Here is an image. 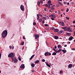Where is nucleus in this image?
<instances>
[{
	"instance_id": "obj_57",
	"label": "nucleus",
	"mask_w": 75,
	"mask_h": 75,
	"mask_svg": "<svg viewBox=\"0 0 75 75\" xmlns=\"http://www.w3.org/2000/svg\"><path fill=\"white\" fill-rule=\"evenodd\" d=\"M72 50H75V48H72Z\"/></svg>"
},
{
	"instance_id": "obj_24",
	"label": "nucleus",
	"mask_w": 75,
	"mask_h": 75,
	"mask_svg": "<svg viewBox=\"0 0 75 75\" xmlns=\"http://www.w3.org/2000/svg\"><path fill=\"white\" fill-rule=\"evenodd\" d=\"M46 65L47 66V67H50V64H48V63H46Z\"/></svg>"
},
{
	"instance_id": "obj_48",
	"label": "nucleus",
	"mask_w": 75,
	"mask_h": 75,
	"mask_svg": "<svg viewBox=\"0 0 75 75\" xmlns=\"http://www.w3.org/2000/svg\"><path fill=\"white\" fill-rule=\"evenodd\" d=\"M48 8H51V7L49 5V6H48Z\"/></svg>"
},
{
	"instance_id": "obj_40",
	"label": "nucleus",
	"mask_w": 75,
	"mask_h": 75,
	"mask_svg": "<svg viewBox=\"0 0 75 75\" xmlns=\"http://www.w3.org/2000/svg\"><path fill=\"white\" fill-rule=\"evenodd\" d=\"M62 51L64 52V53H65V50H62Z\"/></svg>"
},
{
	"instance_id": "obj_2",
	"label": "nucleus",
	"mask_w": 75,
	"mask_h": 75,
	"mask_svg": "<svg viewBox=\"0 0 75 75\" xmlns=\"http://www.w3.org/2000/svg\"><path fill=\"white\" fill-rule=\"evenodd\" d=\"M66 31H69V32H70V33H72V30L70 28L66 27Z\"/></svg>"
},
{
	"instance_id": "obj_54",
	"label": "nucleus",
	"mask_w": 75,
	"mask_h": 75,
	"mask_svg": "<svg viewBox=\"0 0 75 75\" xmlns=\"http://www.w3.org/2000/svg\"><path fill=\"white\" fill-rule=\"evenodd\" d=\"M64 4H67V2H64Z\"/></svg>"
},
{
	"instance_id": "obj_32",
	"label": "nucleus",
	"mask_w": 75,
	"mask_h": 75,
	"mask_svg": "<svg viewBox=\"0 0 75 75\" xmlns=\"http://www.w3.org/2000/svg\"><path fill=\"white\" fill-rule=\"evenodd\" d=\"M63 72V71H62L61 70L60 71V74H62V73Z\"/></svg>"
},
{
	"instance_id": "obj_62",
	"label": "nucleus",
	"mask_w": 75,
	"mask_h": 75,
	"mask_svg": "<svg viewBox=\"0 0 75 75\" xmlns=\"http://www.w3.org/2000/svg\"><path fill=\"white\" fill-rule=\"evenodd\" d=\"M61 10V11H64V9H62Z\"/></svg>"
},
{
	"instance_id": "obj_6",
	"label": "nucleus",
	"mask_w": 75,
	"mask_h": 75,
	"mask_svg": "<svg viewBox=\"0 0 75 75\" xmlns=\"http://www.w3.org/2000/svg\"><path fill=\"white\" fill-rule=\"evenodd\" d=\"M37 16L38 17L37 19H39V18H40V17H42V15L40 14H37Z\"/></svg>"
},
{
	"instance_id": "obj_14",
	"label": "nucleus",
	"mask_w": 75,
	"mask_h": 75,
	"mask_svg": "<svg viewBox=\"0 0 75 75\" xmlns=\"http://www.w3.org/2000/svg\"><path fill=\"white\" fill-rule=\"evenodd\" d=\"M58 48L59 49H60L61 48H62V47H61V45H58Z\"/></svg>"
},
{
	"instance_id": "obj_53",
	"label": "nucleus",
	"mask_w": 75,
	"mask_h": 75,
	"mask_svg": "<svg viewBox=\"0 0 75 75\" xmlns=\"http://www.w3.org/2000/svg\"><path fill=\"white\" fill-rule=\"evenodd\" d=\"M44 10H45V11H47V8H44Z\"/></svg>"
},
{
	"instance_id": "obj_61",
	"label": "nucleus",
	"mask_w": 75,
	"mask_h": 75,
	"mask_svg": "<svg viewBox=\"0 0 75 75\" xmlns=\"http://www.w3.org/2000/svg\"><path fill=\"white\" fill-rule=\"evenodd\" d=\"M74 35H75V31L74 32Z\"/></svg>"
},
{
	"instance_id": "obj_16",
	"label": "nucleus",
	"mask_w": 75,
	"mask_h": 75,
	"mask_svg": "<svg viewBox=\"0 0 75 75\" xmlns=\"http://www.w3.org/2000/svg\"><path fill=\"white\" fill-rule=\"evenodd\" d=\"M31 67H34L35 66V64H34V63H32L31 64Z\"/></svg>"
},
{
	"instance_id": "obj_37",
	"label": "nucleus",
	"mask_w": 75,
	"mask_h": 75,
	"mask_svg": "<svg viewBox=\"0 0 75 75\" xmlns=\"http://www.w3.org/2000/svg\"><path fill=\"white\" fill-rule=\"evenodd\" d=\"M68 11H69V9H68V8H67V10L66 11V12L67 13V12H68Z\"/></svg>"
},
{
	"instance_id": "obj_8",
	"label": "nucleus",
	"mask_w": 75,
	"mask_h": 75,
	"mask_svg": "<svg viewBox=\"0 0 75 75\" xmlns=\"http://www.w3.org/2000/svg\"><path fill=\"white\" fill-rule=\"evenodd\" d=\"M25 68V66H24V64H22L21 66L20 67V68L21 69H23Z\"/></svg>"
},
{
	"instance_id": "obj_60",
	"label": "nucleus",
	"mask_w": 75,
	"mask_h": 75,
	"mask_svg": "<svg viewBox=\"0 0 75 75\" xmlns=\"http://www.w3.org/2000/svg\"><path fill=\"white\" fill-rule=\"evenodd\" d=\"M14 46H13L12 47V50H13V49H14Z\"/></svg>"
},
{
	"instance_id": "obj_59",
	"label": "nucleus",
	"mask_w": 75,
	"mask_h": 75,
	"mask_svg": "<svg viewBox=\"0 0 75 75\" xmlns=\"http://www.w3.org/2000/svg\"><path fill=\"white\" fill-rule=\"evenodd\" d=\"M67 5H69V3H67Z\"/></svg>"
},
{
	"instance_id": "obj_25",
	"label": "nucleus",
	"mask_w": 75,
	"mask_h": 75,
	"mask_svg": "<svg viewBox=\"0 0 75 75\" xmlns=\"http://www.w3.org/2000/svg\"><path fill=\"white\" fill-rule=\"evenodd\" d=\"M72 38H73V37H71L69 38V39L70 40V41H71V40H72Z\"/></svg>"
},
{
	"instance_id": "obj_39",
	"label": "nucleus",
	"mask_w": 75,
	"mask_h": 75,
	"mask_svg": "<svg viewBox=\"0 0 75 75\" xmlns=\"http://www.w3.org/2000/svg\"><path fill=\"white\" fill-rule=\"evenodd\" d=\"M33 25H35L36 24V23H35V22H34L33 23Z\"/></svg>"
},
{
	"instance_id": "obj_36",
	"label": "nucleus",
	"mask_w": 75,
	"mask_h": 75,
	"mask_svg": "<svg viewBox=\"0 0 75 75\" xmlns=\"http://www.w3.org/2000/svg\"><path fill=\"white\" fill-rule=\"evenodd\" d=\"M57 7H59V5L58 4L56 5Z\"/></svg>"
},
{
	"instance_id": "obj_21",
	"label": "nucleus",
	"mask_w": 75,
	"mask_h": 75,
	"mask_svg": "<svg viewBox=\"0 0 75 75\" xmlns=\"http://www.w3.org/2000/svg\"><path fill=\"white\" fill-rule=\"evenodd\" d=\"M54 38H55V39H56V40H57V39H58V37L57 36H54Z\"/></svg>"
},
{
	"instance_id": "obj_31",
	"label": "nucleus",
	"mask_w": 75,
	"mask_h": 75,
	"mask_svg": "<svg viewBox=\"0 0 75 75\" xmlns=\"http://www.w3.org/2000/svg\"><path fill=\"white\" fill-rule=\"evenodd\" d=\"M45 6H46V7H48V4H46L44 5Z\"/></svg>"
},
{
	"instance_id": "obj_45",
	"label": "nucleus",
	"mask_w": 75,
	"mask_h": 75,
	"mask_svg": "<svg viewBox=\"0 0 75 75\" xmlns=\"http://www.w3.org/2000/svg\"><path fill=\"white\" fill-rule=\"evenodd\" d=\"M45 26H46L47 27V26H49V25L47 24H46L45 25Z\"/></svg>"
},
{
	"instance_id": "obj_41",
	"label": "nucleus",
	"mask_w": 75,
	"mask_h": 75,
	"mask_svg": "<svg viewBox=\"0 0 75 75\" xmlns=\"http://www.w3.org/2000/svg\"><path fill=\"white\" fill-rule=\"evenodd\" d=\"M23 39L24 40H25L26 39L24 36H23Z\"/></svg>"
},
{
	"instance_id": "obj_27",
	"label": "nucleus",
	"mask_w": 75,
	"mask_h": 75,
	"mask_svg": "<svg viewBox=\"0 0 75 75\" xmlns=\"http://www.w3.org/2000/svg\"><path fill=\"white\" fill-rule=\"evenodd\" d=\"M24 42H22L21 43V45H24Z\"/></svg>"
},
{
	"instance_id": "obj_43",
	"label": "nucleus",
	"mask_w": 75,
	"mask_h": 75,
	"mask_svg": "<svg viewBox=\"0 0 75 75\" xmlns=\"http://www.w3.org/2000/svg\"><path fill=\"white\" fill-rule=\"evenodd\" d=\"M55 52H56V54H57V53H58V51H57V50H55Z\"/></svg>"
},
{
	"instance_id": "obj_58",
	"label": "nucleus",
	"mask_w": 75,
	"mask_h": 75,
	"mask_svg": "<svg viewBox=\"0 0 75 75\" xmlns=\"http://www.w3.org/2000/svg\"><path fill=\"white\" fill-rule=\"evenodd\" d=\"M66 18H67V19H69V18L68 17H66Z\"/></svg>"
},
{
	"instance_id": "obj_5",
	"label": "nucleus",
	"mask_w": 75,
	"mask_h": 75,
	"mask_svg": "<svg viewBox=\"0 0 75 75\" xmlns=\"http://www.w3.org/2000/svg\"><path fill=\"white\" fill-rule=\"evenodd\" d=\"M12 61H13L14 59V63H17V59L15 58H12Z\"/></svg>"
},
{
	"instance_id": "obj_50",
	"label": "nucleus",
	"mask_w": 75,
	"mask_h": 75,
	"mask_svg": "<svg viewBox=\"0 0 75 75\" xmlns=\"http://www.w3.org/2000/svg\"><path fill=\"white\" fill-rule=\"evenodd\" d=\"M42 24H44V23H45L44 21H42Z\"/></svg>"
},
{
	"instance_id": "obj_18",
	"label": "nucleus",
	"mask_w": 75,
	"mask_h": 75,
	"mask_svg": "<svg viewBox=\"0 0 75 75\" xmlns=\"http://www.w3.org/2000/svg\"><path fill=\"white\" fill-rule=\"evenodd\" d=\"M39 62H40V61H39V60H38L36 61L35 62V63H38Z\"/></svg>"
},
{
	"instance_id": "obj_17",
	"label": "nucleus",
	"mask_w": 75,
	"mask_h": 75,
	"mask_svg": "<svg viewBox=\"0 0 75 75\" xmlns=\"http://www.w3.org/2000/svg\"><path fill=\"white\" fill-rule=\"evenodd\" d=\"M34 55H33L30 58V60H31V59H33V57H34Z\"/></svg>"
},
{
	"instance_id": "obj_22",
	"label": "nucleus",
	"mask_w": 75,
	"mask_h": 75,
	"mask_svg": "<svg viewBox=\"0 0 75 75\" xmlns=\"http://www.w3.org/2000/svg\"><path fill=\"white\" fill-rule=\"evenodd\" d=\"M41 3V1H40V2H38V6H40V3Z\"/></svg>"
},
{
	"instance_id": "obj_38",
	"label": "nucleus",
	"mask_w": 75,
	"mask_h": 75,
	"mask_svg": "<svg viewBox=\"0 0 75 75\" xmlns=\"http://www.w3.org/2000/svg\"><path fill=\"white\" fill-rule=\"evenodd\" d=\"M9 48L10 49H12V47H11V46H9Z\"/></svg>"
},
{
	"instance_id": "obj_30",
	"label": "nucleus",
	"mask_w": 75,
	"mask_h": 75,
	"mask_svg": "<svg viewBox=\"0 0 75 75\" xmlns=\"http://www.w3.org/2000/svg\"><path fill=\"white\" fill-rule=\"evenodd\" d=\"M67 28V27H62V28L63 29H64L65 30H66V28Z\"/></svg>"
},
{
	"instance_id": "obj_11",
	"label": "nucleus",
	"mask_w": 75,
	"mask_h": 75,
	"mask_svg": "<svg viewBox=\"0 0 75 75\" xmlns=\"http://www.w3.org/2000/svg\"><path fill=\"white\" fill-rule=\"evenodd\" d=\"M68 67H69V68H71L72 67V64H70L68 65Z\"/></svg>"
},
{
	"instance_id": "obj_52",
	"label": "nucleus",
	"mask_w": 75,
	"mask_h": 75,
	"mask_svg": "<svg viewBox=\"0 0 75 75\" xmlns=\"http://www.w3.org/2000/svg\"><path fill=\"white\" fill-rule=\"evenodd\" d=\"M67 45H64V47H67Z\"/></svg>"
},
{
	"instance_id": "obj_4",
	"label": "nucleus",
	"mask_w": 75,
	"mask_h": 75,
	"mask_svg": "<svg viewBox=\"0 0 75 75\" xmlns=\"http://www.w3.org/2000/svg\"><path fill=\"white\" fill-rule=\"evenodd\" d=\"M20 8L22 11H24V6L23 5L21 6Z\"/></svg>"
},
{
	"instance_id": "obj_42",
	"label": "nucleus",
	"mask_w": 75,
	"mask_h": 75,
	"mask_svg": "<svg viewBox=\"0 0 75 75\" xmlns=\"http://www.w3.org/2000/svg\"><path fill=\"white\" fill-rule=\"evenodd\" d=\"M52 30H55V28L54 27L52 28Z\"/></svg>"
},
{
	"instance_id": "obj_46",
	"label": "nucleus",
	"mask_w": 75,
	"mask_h": 75,
	"mask_svg": "<svg viewBox=\"0 0 75 75\" xmlns=\"http://www.w3.org/2000/svg\"><path fill=\"white\" fill-rule=\"evenodd\" d=\"M31 71L32 72H34V70H33V69L31 70Z\"/></svg>"
},
{
	"instance_id": "obj_12",
	"label": "nucleus",
	"mask_w": 75,
	"mask_h": 75,
	"mask_svg": "<svg viewBox=\"0 0 75 75\" xmlns=\"http://www.w3.org/2000/svg\"><path fill=\"white\" fill-rule=\"evenodd\" d=\"M59 31V30L58 29H54V32L55 33H57Z\"/></svg>"
},
{
	"instance_id": "obj_44",
	"label": "nucleus",
	"mask_w": 75,
	"mask_h": 75,
	"mask_svg": "<svg viewBox=\"0 0 75 75\" xmlns=\"http://www.w3.org/2000/svg\"><path fill=\"white\" fill-rule=\"evenodd\" d=\"M18 60H19V61H21V58H20L18 57Z\"/></svg>"
},
{
	"instance_id": "obj_51",
	"label": "nucleus",
	"mask_w": 75,
	"mask_h": 75,
	"mask_svg": "<svg viewBox=\"0 0 75 75\" xmlns=\"http://www.w3.org/2000/svg\"><path fill=\"white\" fill-rule=\"evenodd\" d=\"M57 48V46H55V47H54V48L55 49H56V48Z\"/></svg>"
},
{
	"instance_id": "obj_28",
	"label": "nucleus",
	"mask_w": 75,
	"mask_h": 75,
	"mask_svg": "<svg viewBox=\"0 0 75 75\" xmlns=\"http://www.w3.org/2000/svg\"><path fill=\"white\" fill-rule=\"evenodd\" d=\"M38 20H39V22L40 23L41 22V21H42V19H40L39 20L38 19Z\"/></svg>"
},
{
	"instance_id": "obj_34",
	"label": "nucleus",
	"mask_w": 75,
	"mask_h": 75,
	"mask_svg": "<svg viewBox=\"0 0 75 75\" xmlns=\"http://www.w3.org/2000/svg\"><path fill=\"white\" fill-rule=\"evenodd\" d=\"M42 62H45V60L44 59H42Z\"/></svg>"
},
{
	"instance_id": "obj_13",
	"label": "nucleus",
	"mask_w": 75,
	"mask_h": 75,
	"mask_svg": "<svg viewBox=\"0 0 75 75\" xmlns=\"http://www.w3.org/2000/svg\"><path fill=\"white\" fill-rule=\"evenodd\" d=\"M49 54V52H46L45 53V56H47V55H48Z\"/></svg>"
},
{
	"instance_id": "obj_7",
	"label": "nucleus",
	"mask_w": 75,
	"mask_h": 75,
	"mask_svg": "<svg viewBox=\"0 0 75 75\" xmlns=\"http://www.w3.org/2000/svg\"><path fill=\"white\" fill-rule=\"evenodd\" d=\"M47 4L49 6H51L52 4L51 3V1H49L47 2Z\"/></svg>"
},
{
	"instance_id": "obj_29",
	"label": "nucleus",
	"mask_w": 75,
	"mask_h": 75,
	"mask_svg": "<svg viewBox=\"0 0 75 75\" xmlns=\"http://www.w3.org/2000/svg\"><path fill=\"white\" fill-rule=\"evenodd\" d=\"M62 50V49H59L58 50H57V51L58 52V53H59V52H61V51Z\"/></svg>"
},
{
	"instance_id": "obj_49",
	"label": "nucleus",
	"mask_w": 75,
	"mask_h": 75,
	"mask_svg": "<svg viewBox=\"0 0 75 75\" xmlns=\"http://www.w3.org/2000/svg\"><path fill=\"white\" fill-rule=\"evenodd\" d=\"M43 18L44 19H46L47 18H46V17H43Z\"/></svg>"
},
{
	"instance_id": "obj_63",
	"label": "nucleus",
	"mask_w": 75,
	"mask_h": 75,
	"mask_svg": "<svg viewBox=\"0 0 75 75\" xmlns=\"http://www.w3.org/2000/svg\"><path fill=\"white\" fill-rule=\"evenodd\" d=\"M46 44H47V45H48V43H47V42H46Z\"/></svg>"
},
{
	"instance_id": "obj_20",
	"label": "nucleus",
	"mask_w": 75,
	"mask_h": 75,
	"mask_svg": "<svg viewBox=\"0 0 75 75\" xmlns=\"http://www.w3.org/2000/svg\"><path fill=\"white\" fill-rule=\"evenodd\" d=\"M58 3L59 4H60L61 6H63V4H62V3H61V2H58Z\"/></svg>"
},
{
	"instance_id": "obj_10",
	"label": "nucleus",
	"mask_w": 75,
	"mask_h": 75,
	"mask_svg": "<svg viewBox=\"0 0 75 75\" xmlns=\"http://www.w3.org/2000/svg\"><path fill=\"white\" fill-rule=\"evenodd\" d=\"M35 39L37 40L39 37V35H35Z\"/></svg>"
},
{
	"instance_id": "obj_3",
	"label": "nucleus",
	"mask_w": 75,
	"mask_h": 75,
	"mask_svg": "<svg viewBox=\"0 0 75 75\" xmlns=\"http://www.w3.org/2000/svg\"><path fill=\"white\" fill-rule=\"evenodd\" d=\"M14 56V53H11L8 55V57H13Z\"/></svg>"
},
{
	"instance_id": "obj_56",
	"label": "nucleus",
	"mask_w": 75,
	"mask_h": 75,
	"mask_svg": "<svg viewBox=\"0 0 75 75\" xmlns=\"http://www.w3.org/2000/svg\"><path fill=\"white\" fill-rule=\"evenodd\" d=\"M73 23H74V24L75 23V21H73Z\"/></svg>"
},
{
	"instance_id": "obj_35",
	"label": "nucleus",
	"mask_w": 75,
	"mask_h": 75,
	"mask_svg": "<svg viewBox=\"0 0 75 75\" xmlns=\"http://www.w3.org/2000/svg\"><path fill=\"white\" fill-rule=\"evenodd\" d=\"M48 55L49 56H50L51 55V53L49 52V54Z\"/></svg>"
},
{
	"instance_id": "obj_47",
	"label": "nucleus",
	"mask_w": 75,
	"mask_h": 75,
	"mask_svg": "<svg viewBox=\"0 0 75 75\" xmlns=\"http://www.w3.org/2000/svg\"><path fill=\"white\" fill-rule=\"evenodd\" d=\"M1 54L0 53V59H1Z\"/></svg>"
},
{
	"instance_id": "obj_19",
	"label": "nucleus",
	"mask_w": 75,
	"mask_h": 75,
	"mask_svg": "<svg viewBox=\"0 0 75 75\" xmlns=\"http://www.w3.org/2000/svg\"><path fill=\"white\" fill-rule=\"evenodd\" d=\"M51 10L52 11H53V10H55V8H54V7H51Z\"/></svg>"
},
{
	"instance_id": "obj_55",
	"label": "nucleus",
	"mask_w": 75,
	"mask_h": 75,
	"mask_svg": "<svg viewBox=\"0 0 75 75\" xmlns=\"http://www.w3.org/2000/svg\"><path fill=\"white\" fill-rule=\"evenodd\" d=\"M53 50H54V51H55L56 50V49H53Z\"/></svg>"
},
{
	"instance_id": "obj_23",
	"label": "nucleus",
	"mask_w": 75,
	"mask_h": 75,
	"mask_svg": "<svg viewBox=\"0 0 75 75\" xmlns=\"http://www.w3.org/2000/svg\"><path fill=\"white\" fill-rule=\"evenodd\" d=\"M52 55H57V53H56V52H54L52 54Z\"/></svg>"
},
{
	"instance_id": "obj_9",
	"label": "nucleus",
	"mask_w": 75,
	"mask_h": 75,
	"mask_svg": "<svg viewBox=\"0 0 75 75\" xmlns=\"http://www.w3.org/2000/svg\"><path fill=\"white\" fill-rule=\"evenodd\" d=\"M59 23H60V24H61V25H62L63 26H64V25H65L64 24V22H63L62 21L59 22Z\"/></svg>"
},
{
	"instance_id": "obj_15",
	"label": "nucleus",
	"mask_w": 75,
	"mask_h": 75,
	"mask_svg": "<svg viewBox=\"0 0 75 75\" xmlns=\"http://www.w3.org/2000/svg\"><path fill=\"white\" fill-rule=\"evenodd\" d=\"M63 32H64V31L63 30H61V31H60L59 32H58V33H59V34H62V33H63Z\"/></svg>"
},
{
	"instance_id": "obj_1",
	"label": "nucleus",
	"mask_w": 75,
	"mask_h": 75,
	"mask_svg": "<svg viewBox=\"0 0 75 75\" xmlns=\"http://www.w3.org/2000/svg\"><path fill=\"white\" fill-rule=\"evenodd\" d=\"M7 31L6 30H5L2 33L1 36L3 38H4L5 37H7Z\"/></svg>"
},
{
	"instance_id": "obj_26",
	"label": "nucleus",
	"mask_w": 75,
	"mask_h": 75,
	"mask_svg": "<svg viewBox=\"0 0 75 75\" xmlns=\"http://www.w3.org/2000/svg\"><path fill=\"white\" fill-rule=\"evenodd\" d=\"M67 35H71V33H67Z\"/></svg>"
},
{
	"instance_id": "obj_33",
	"label": "nucleus",
	"mask_w": 75,
	"mask_h": 75,
	"mask_svg": "<svg viewBox=\"0 0 75 75\" xmlns=\"http://www.w3.org/2000/svg\"><path fill=\"white\" fill-rule=\"evenodd\" d=\"M50 16L51 17H54V16H55V15H51Z\"/></svg>"
},
{
	"instance_id": "obj_64",
	"label": "nucleus",
	"mask_w": 75,
	"mask_h": 75,
	"mask_svg": "<svg viewBox=\"0 0 75 75\" xmlns=\"http://www.w3.org/2000/svg\"><path fill=\"white\" fill-rule=\"evenodd\" d=\"M73 27H74L75 28V25H73Z\"/></svg>"
}]
</instances>
